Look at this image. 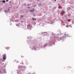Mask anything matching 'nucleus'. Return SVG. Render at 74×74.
<instances>
[{
	"label": "nucleus",
	"mask_w": 74,
	"mask_h": 74,
	"mask_svg": "<svg viewBox=\"0 0 74 74\" xmlns=\"http://www.w3.org/2000/svg\"><path fill=\"white\" fill-rule=\"evenodd\" d=\"M54 42L56 41L55 40V39L54 40V41H52L51 40H50L49 41V43H47V44H45L43 46V47L42 46V45H37V44H35L34 45V46L33 47L34 48L32 49H35V51L36 50H38V49H39V48H45V47H46L47 46V45H49L50 46H49V47L50 46H52V44H54L55 42Z\"/></svg>",
	"instance_id": "f257e3e1"
},
{
	"label": "nucleus",
	"mask_w": 74,
	"mask_h": 74,
	"mask_svg": "<svg viewBox=\"0 0 74 74\" xmlns=\"http://www.w3.org/2000/svg\"><path fill=\"white\" fill-rule=\"evenodd\" d=\"M18 68L19 69L18 70L17 74H22L23 72H24L25 70L26 69V67L25 66H22L19 65Z\"/></svg>",
	"instance_id": "f03ea898"
},
{
	"label": "nucleus",
	"mask_w": 74,
	"mask_h": 74,
	"mask_svg": "<svg viewBox=\"0 0 74 74\" xmlns=\"http://www.w3.org/2000/svg\"><path fill=\"white\" fill-rule=\"evenodd\" d=\"M54 37L58 40V41H60L61 40H64V36H63L62 37L59 38V37L58 36V35L56 34L54 36Z\"/></svg>",
	"instance_id": "7ed1b4c3"
},
{
	"label": "nucleus",
	"mask_w": 74,
	"mask_h": 74,
	"mask_svg": "<svg viewBox=\"0 0 74 74\" xmlns=\"http://www.w3.org/2000/svg\"><path fill=\"white\" fill-rule=\"evenodd\" d=\"M27 27L29 30H31L32 28V26L29 24L27 25Z\"/></svg>",
	"instance_id": "20e7f679"
},
{
	"label": "nucleus",
	"mask_w": 74,
	"mask_h": 74,
	"mask_svg": "<svg viewBox=\"0 0 74 74\" xmlns=\"http://www.w3.org/2000/svg\"><path fill=\"white\" fill-rule=\"evenodd\" d=\"M6 58H7V56H6V55H5V54H4L3 56V60H5L6 59Z\"/></svg>",
	"instance_id": "39448f33"
},
{
	"label": "nucleus",
	"mask_w": 74,
	"mask_h": 74,
	"mask_svg": "<svg viewBox=\"0 0 74 74\" xmlns=\"http://www.w3.org/2000/svg\"><path fill=\"white\" fill-rule=\"evenodd\" d=\"M1 71H2V73H6V69H3L1 70Z\"/></svg>",
	"instance_id": "423d86ee"
},
{
	"label": "nucleus",
	"mask_w": 74,
	"mask_h": 74,
	"mask_svg": "<svg viewBox=\"0 0 74 74\" xmlns=\"http://www.w3.org/2000/svg\"><path fill=\"white\" fill-rule=\"evenodd\" d=\"M64 35L66 36H67V37H70V36L68 35V34H66V32L64 33Z\"/></svg>",
	"instance_id": "0eeeda50"
},
{
	"label": "nucleus",
	"mask_w": 74,
	"mask_h": 74,
	"mask_svg": "<svg viewBox=\"0 0 74 74\" xmlns=\"http://www.w3.org/2000/svg\"><path fill=\"white\" fill-rule=\"evenodd\" d=\"M10 9H7L6 10H5L4 12H9L10 11Z\"/></svg>",
	"instance_id": "6e6552de"
},
{
	"label": "nucleus",
	"mask_w": 74,
	"mask_h": 74,
	"mask_svg": "<svg viewBox=\"0 0 74 74\" xmlns=\"http://www.w3.org/2000/svg\"><path fill=\"white\" fill-rule=\"evenodd\" d=\"M32 21H36V20H37L36 18H32Z\"/></svg>",
	"instance_id": "1a4fd4ad"
},
{
	"label": "nucleus",
	"mask_w": 74,
	"mask_h": 74,
	"mask_svg": "<svg viewBox=\"0 0 74 74\" xmlns=\"http://www.w3.org/2000/svg\"><path fill=\"white\" fill-rule=\"evenodd\" d=\"M28 42L29 43H31V44H33V43L32 42V41H31V40H29V41H28Z\"/></svg>",
	"instance_id": "9d476101"
},
{
	"label": "nucleus",
	"mask_w": 74,
	"mask_h": 74,
	"mask_svg": "<svg viewBox=\"0 0 74 74\" xmlns=\"http://www.w3.org/2000/svg\"><path fill=\"white\" fill-rule=\"evenodd\" d=\"M61 13H63V14H65V12H64V11H63V10H62Z\"/></svg>",
	"instance_id": "9b49d317"
},
{
	"label": "nucleus",
	"mask_w": 74,
	"mask_h": 74,
	"mask_svg": "<svg viewBox=\"0 0 74 74\" xmlns=\"http://www.w3.org/2000/svg\"><path fill=\"white\" fill-rule=\"evenodd\" d=\"M24 17V16L23 15H21L20 18H23Z\"/></svg>",
	"instance_id": "f8f14e48"
},
{
	"label": "nucleus",
	"mask_w": 74,
	"mask_h": 74,
	"mask_svg": "<svg viewBox=\"0 0 74 74\" xmlns=\"http://www.w3.org/2000/svg\"><path fill=\"white\" fill-rule=\"evenodd\" d=\"M19 19H18L15 20V21L16 22H19Z\"/></svg>",
	"instance_id": "ddd939ff"
},
{
	"label": "nucleus",
	"mask_w": 74,
	"mask_h": 74,
	"mask_svg": "<svg viewBox=\"0 0 74 74\" xmlns=\"http://www.w3.org/2000/svg\"><path fill=\"white\" fill-rule=\"evenodd\" d=\"M42 34H44V33H46V34H47V32H42Z\"/></svg>",
	"instance_id": "4468645a"
},
{
	"label": "nucleus",
	"mask_w": 74,
	"mask_h": 74,
	"mask_svg": "<svg viewBox=\"0 0 74 74\" xmlns=\"http://www.w3.org/2000/svg\"><path fill=\"white\" fill-rule=\"evenodd\" d=\"M34 10L33 9V10H32L30 11V12H34Z\"/></svg>",
	"instance_id": "2eb2a0df"
},
{
	"label": "nucleus",
	"mask_w": 74,
	"mask_h": 74,
	"mask_svg": "<svg viewBox=\"0 0 74 74\" xmlns=\"http://www.w3.org/2000/svg\"><path fill=\"white\" fill-rule=\"evenodd\" d=\"M2 2H3V3H5V1H3Z\"/></svg>",
	"instance_id": "dca6fc26"
},
{
	"label": "nucleus",
	"mask_w": 74,
	"mask_h": 74,
	"mask_svg": "<svg viewBox=\"0 0 74 74\" xmlns=\"http://www.w3.org/2000/svg\"><path fill=\"white\" fill-rule=\"evenodd\" d=\"M66 27H67L68 28L69 27V25H66Z\"/></svg>",
	"instance_id": "f3484780"
},
{
	"label": "nucleus",
	"mask_w": 74,
	"mask_h": 74,
	"mask_svg": "<svg viewBox=\"0 0 74 74\" xmlns=\"http://www.w3.org/2000/svg\"><path fill=\"white\" fill-rule=\"evenodd\" d=\"M6 49H9V47H6Z\"/></svg>",
	"instance_id": "a211bd4d"
},
{
	"label": "nucleus",
	"mask_w": 74,
	"mask_h": 74,
	"mask_svg": "<svg viewBox=\"0 0 74 74\" xmlns=\"http://www.w3.org/2000/svg\"><path fill=\"white\" fill-rule=\"evenodd\" d=\"M30 5V4H27V6H29Z\"/></svg>",
	"instance_id": "6ab92c4d"
},
{
	"label": "nucleus",
	"mask_w": 74,
	"mask_h": 74,
	"mask_svg": "<svg viewBox=\"0 0 74 74\" xmlns=\"http://www.w3.org/2000/svg\"><path fill=\"white\" fill-rule=\"evenodd\" d=\"M31 38L30 37H27V38Z\"/></svg>",
	"instance_id": "aec40b11"
},
{
	"label": "nucleus",
	"mask_w": 74,
	"mask_h": 74,
	"mask_svg": "<svg viewBox=\"0 0 74 74\" xmlns=\"http://www.w3.org/2000/svg\"><path fill=\"white\" fill-rule=\"evenodd\" d=\"M16 26H18V24H16Z\"/></svg>",
	"instance_id": "412c9836"
},
{
	"label": "nucleus",
	"mask_w": 74,
	"mask_h": 74,
	"mask_svg": "<svg viewBox=\"0 0 74 74\" xmlns=\"http://www.w3.org/2000/svg\"><path fill=\"white\" fill-rule=\"evenodd\" d=\"M6 2H7V1H8V0H6Z\"/></svg>",
	"instance_id": "4be33fe9"
},
{
	"label": "nucleus",
	"mask_w": 74,
	"mask_h": 74,
	"mask_svg": "<svg viewBox=\"0 0 74 74\" xmlns=\"http://www.w3.org/2000/svg\"><path fill=\"white\" fill-rule=\"evenodd\" d=\"M39 6H41V4H40L39 5Z\"/></svg>",
	"instance_id": "5701e85b"
},
{
	"label": "nucleus",
	"mask_w": 74,
	"mask_h": 74,
	"mask_svg": "<svg viewBox=\"0 0 74 74\" xmlns=\"http://www.w3.org/2000/svg\"><path fill=\"white\" fill-rule=\"evenodd\" d=\"M30 8V7H28V8Z\"/></svg>",
	"instance_id": "b1692460"
},
{
	"label": "nucleus",
	"mask_w": 74,
	"mask_h": 74,
	"mask_svg": "<svg viewBox=\"0 0 74 74\" xmlns=\"http://www.w3.org/2000/svg\"><path fill=\"white\" fill-rule=\"evenodd\" d=\"M21 57L22 58H23V56H21Z\"/></svg>",
	"instance_id": "393cba45"
},
{
	"label": "nucleus",
	"mask_w": 74,
	"mask_h": 74,
	"mask_svg": "<svg viewBox=\"0 0 74 74\" xmlns=\"http://www.w3.org/2000/svg\"><path fill=\"white\" fill-rule=\"evenodd\" d=\"M68 26H69V27H70V26H70V25H68Z\"/></svg>",
	"instance_id": "a878e982"
},
{
	"label": "nucleus",
	"mask_w": 74,
	"mask_h": 74,
	"mask_svg": "<svg viewBox=\"0 0 74 74\" xmlns=\"http://www.w3.org/2000/svg\"><path fill=\"white\" fill-rule=\"evenodd\" d=\"M18 62H19V61H17L16 62V63H18Z\"/></svg>",
	"instance_id": "bb28decb"
},
{
	"label": "nucleus",
	"mask_w": 74,
	"mask_h": 74,
	"mask_svg": "<svg viewBox=\"0 0 74 74\" xmlns=\"http://www.w3.org/2000/svg\"><path fill=\"white\" fill-rule=\"evenodd\" d=\"M56 1V0H55V1Z\"/></svg>",
	"instance_id": "cd10ccee"
},
{
	"label": "nucleus",
	"mask_w": 74,
	"mask_h": 74,
	"mask_svg": "<svg viewBox=\"0 0 74 74\" xmlns=\"http://www.w3.org/2000/svg\"><path fill=\"white\" fill-rule=\"evenodd\" d=\"M70 27H72V26H70Z\"/></svg>",
	"instance_id": "c85d7f7f"
},
{
	"label": "nucleus",
	"mask_w": 74,
	"mask_h": 74,
	"mask_svg": "<svg viewBox=\"0 0 74 74\" xmlns=\"http://www.w3.org/2000/svg\"><path fill=\"white\" fill-rule=\"evenodd\" d=\"M38 0H37L38 1Z\"/></svg>",
	"instance_id": "c756f323"
},
{
	"label": "nucleus",
	"mask_w": 74,
	"mask_h": 74,
	"mask_svg": "<svg viewBox=\"0 0 74 74\" xmlns=\"http://www.w3.org/2000/svg\"><path fill=\"white\" fill-rule=\"evenodd\" d=\"M22 63L23 64V62H22Z\"/></svg>",
	"instance_id": "7c9ffc66"
},
{
	"label": "nucleus",
	"mask_w": 74,
	"mask_h": 74,
	"mask_svg": "<svg viewBox=\"0 0 74 74\" xmlns=\"http://www.w3.org/2000/svg\"><path fill=\"white\" fill-rule=\"evenodd\" d=\"M58 5H59V4H58Z\"/></svg>",
	"instance_id": "2f4dec72"
},
{
	"label": "nucleus",
	"mask_w": 74,
	"mask_h": 74,
	"mask_svg": "<svg viewBox=\"0 0 74 74\" xmlns=\"http://www.w3.org/2000/svg\"><path fill=\"white\" fill-rule=\"evenodd\" d=\"M51 24H52V23H51Z\"/></svg>",
	"instance_id": "473e14b6"
},
{
	"label": "nucleus",
	"mask_w": 74,
	"mask_h": 74,
	"mask_svg": "<svg viewBox=\"0 0 74 74\" xmlns=\"http://www.w3.org/2000/svg\"><path fill=\"white\" fill-rule=\"evenodd\" d=\"M64 25H65V24H64Z\"/></svg>",
	"instance_id": "72a5a7b5"
},
{
	"label": "nucleus",
	"mask_w": 74,
	"mask_h": 74,
	"mask_svg": "<svg viewBox=\"0 0 74 74\" xmlns=\"http://www.w3.org/2000/svg\"><path fill=\"white\" fill-rule=\"evenodd\" d=\"M10 25H11V24H10Z\"/></svg>",
	"instance_id": "f704fd0d"
},
{
	"label": "nucleus",
	"mask_w": 74,
	"mask_h": 74,
	"mask_svg": "<svg viewBox=\"0 0 74 74\" xmlns=\"http://www.w3.org/2000/svg\"><path fill=\"white\" fill-rule=\"evenodd\" d=\"M61 34H62V33Z\"/></svg>",
	"instance_id": "c9c22d12"
},
{
	"label": "nucleus",
	"mask_w": 74,
	"mask_h": 74,
	"mask_svg": "<svg viewBox=\"0 0 74 74\" xmlns=\"http://www.w3.org/2000/svg\"><path fill=\"white\" fill-rule=\"evenodd\" d=\"M10 3H11V1L10 2Z\"/></svg>",
	"instance_id": "e433bc0d"
}]
</instances>
